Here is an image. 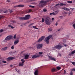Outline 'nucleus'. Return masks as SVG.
Listing matches in <instances>:
<instances>
[{
	"mask_svg": "<svg viewBox=\"0 0 75 75\" xmlns=\"http://www.w3.org/2000/svg\"><path fill=\"white\" fill-rule=\"evenodd\" d=\"M48 1H40V3L39 4V6L40 7H42L45 6L47 4V3Z\"/></svg>",
	"mask_w": 75,
	"mask_h": 75,
	"instance_id": "f257e3e1",
	"label": "nucleus"
},
{
	"mask_svg": "<svg viewBox=\"0 0 75 75\" xmlns=\"http://www.w3.org/2000/svg\"><path fill=\"white\" fill-rule=\"evenodd\" d=\"M30 15H27L25 16V17H20L19 18L20 20H28L30 18Z\"/></svg>",
	"mask_w": 75,
	"mask_h": 75,
	"instance_id": "f03ea898",
	"label": "nucleus"
},
{
	"mask_svg": "<svg viewBox=\"0 0 75 75\" xmlns=\"http://www.w3.org/2000/svg\"><path fill=\"white\" fill-rule=\"evenodd\" d=\"M45 22L47 25H50L51 23V19L50 18H46L45 20Z\"/></svg>",
	"mask_w": 75,
	"mask_h": 75,
	"instance_id": "7ed1b4c3",
	"label": "nucleus"
},
{
	"mask_svg": "<svg viewBox=\"0 0 75 75\" xmlns=\"http://www.w3.org/2000/svg\"><path fill=\"white\" fill-rule=\"evenodd\" d=\"M63 47V46L61 45H58L56 46L52 47V50H55V49H58V50H60L61 48Z\"/></svg>",
	"mask_w": 75,
	"mask_h": 75,
	"instance_id": "20e7f679",
	"label": "nucleus"
},
{
	"mask_svg": "<svg viewBox=\"0 0 75 75\" xmlns=\"http://www.w3.org/2000/svg\"><path fill=\"white\" fill-rule=\"evenodd\" d=\"M52 37V35H51L48 36L45 39V41L46 42L47 44H48L49 43V40Z\"/></svg>",
	"mask_w": 75,
	"mask_h": 75,
	"instance_id": "39448f33",
	"label": "nucleus"
},
{
	"mask_svg": "<svg viewBox=\"0 0 75 75\" xmlns=\"http://www.w3.org/2000/svg\"><path fill=\"white\" fill-rule=\"evenodd\" d=\"M12 38V36L9 35L3 41L4 42H6V41H9Z\"/></svg>",
	"mask_w": 75,
	"mask_h": 75,
	"instance_id": "423d86ee",
	"label": "nucleus"
},
{
	"mask_svg": "<svg viewBox=\"0 0 75 75\" xmlns=\"http://www.w3.org/2000/svg\"><path fill=\"white\" fill-rule=\"evenodd\" d=\"M45 38V37L44 36H42L39 39V40H38V42H41L43 40H44V38Z\"/></svg>",
	"mask_w": 75,
	"mask_h": 75,
	"instance_id": "0eeeda50",
	"label": "nucleus"
},
{
	"mask_svg": "<svg viewBox=\"0 0 75 75\" xmlns=\"http://www.w3.org/2000/svg\"><path fill=\"white\" fill-rule=\"evenodd\" d=\"M43 45L42 44H38V46H37V49H40L41 48H42V46Z\"/></svg>",
	"mask_w": 75,
	"mask_h": 75,
	"instance_id": "6e6552de",
	"label": "nucleus"
},
{
	"mask_svg": "<svg viewBox=\"0 0 75 75\" xmlns=\"http://www.w3.org/2000/svg\"><path fill=\"white\" fill-rule=\"evenodd\" d=\"M48 57L50 59V60H52V61H56V59H55V58L51 56H48Z\"/></svg>",
	"mask_w": 75,
	"mask_h": 75,
	"instance_id": "1a4fd4ad",
	"label": "nucleus"
},
{
	"mask_svg": "<svg viewBox=\"0 0 75 75\" xmlns=\"http://www.w3.org/2000/svg\"><path fill=\"white\" fill-rule=\"evenodd\" d=\"M14 57H9L7 59V61H9L10 60H12V59H14Z\"/></svg>",
	"mask_w": 75,
	"mask_h": 75,
	"instance_id": "9d476101",
	"label": "nucleus"
},
{
	"mask_svg": "<svg viewBox=\"0 0 75 75\" xmlns=\"http://www.w3.org/2000/svg\"><path fill=\"white\" fill-rule=\"evenodd\" d=\"M62 9L63 10H66L67 11H70V9L68 8H67L65 7H63L62 8Z\"/></svg>",
	"mask_w": 75,
	"mask_h": 75,
	"instance_id": "9b49d317",
	"label": "nucleus"
},
{
	"mask_svg": "<svg viewBox=\"0 0 75 75\" xmlns=\"http://www.w3.org/2000/svg\"><path fill=\"white\" fill-rule=\"evenodd\" d=\"M24 5H19L17 6H14V7H23Z\"/></svg>",
	"mask_w": 75,
	"mask_h": 75,
	"instance_id": "f8f14e48",
	"label": "nucleus"
},
{
	"mask_svg": "<svg viewBox=\"0 0 75 75\" xmlns=\"http://www.w3.org/2000/svg\"><path fill=\"white\" fill-rule=\"evenodd\" d=\"M29 58V55L26 54L25 56V59H28Z\"/></svg>",
	"mask_w": 75,
	"mask_h": 75,
	"instance_id": "ddd939ff",
	"label": "nucleus"
},
{
	"mask_svg": "<svg viewBox=\"0 0 75 75\" xmlns=\"http://www.w3.org/2000/svg\"><path fill=\"white\" fill-rule=\"evenodd\" d=\"M43 54V52H39V54L38 55V57H42V54Z\"/></svg>",
	"mask_w": 75,
	"mask_h": 75,
	"instance_id": "4468645a",
	"label": "nucleus"
},
{
	"mask_svg": "<svg viewBox=\"0 0 75 75\" xmlns=\"http://www.w3.org/2000/svg\"><path fill=\"white\" fill-rule=\"evenodd\" d=\"M38 55H33L32 57V58L33 59H35V58H38Z\"/></svg>",
	"mask_w": 75,
	"mask_h": 75,
	"instance_id": "2eb2a0df",
	"label": "nucleus"
},
{
	"mask_svg": "<svg viewBox=\"0 0 75 75\" xmlns=\"http://www.w3.org/2000/svg\"><path fill=\"white\" fill-rule=\"evenodd\" d=\"M31 9H30L29 10L25 11V13H30L31 11Z\"/></svg>",
	"mask_w": 75,
	"mask_h": 75,
	"instance_id": "dca6fc26",
	"label": "nucleus"
},
{
	"mask_svg": "<svg viewBox=\"0 0 75 75\" xmlns=\"http://www.w3.org/2000/svg\"><path fill=\"white\" fill-rule=\"evenodd\" d=\"M19 42V40H15L14 42V45H16Z\"/></svg>",
	"mask_w": 75,
	"mask_h": 75,
	"instance_id": "f3484780",
	"label": "nucleus"
},
{
	"mask_svg": "<svg viewBox=\"0 0 75 75\" xmlns=\"http://www.w3.org/2000/svg\"><path fill=\"white\" fill-rule=\"evenodd\" d=\"M35 75H38V70H36L35 72Z\"/></svg>",
	"mask_w": 75,
	"mask_h": 75,
	"instance_id": "a211bd4d",
	"label": "nucleus"
},
{
	"mask_svg": "<svg viewBox=\"0 0 75 75\" xmlns=\"http://www.w3.org/2000/svg\"><path fill=\"white\" fill-rule=\"evenodd\" d=\"M19 65L20 67H22V66H23V65H24V64L22 62H20L19 64Z\"/></svg>",
	"mask_w": 75,
	"mask_h": 75,
	"instance_id": "6ab92c4d",
	"label": "nucleus"
},
{
	"mask_svg": "<svg viewBox=\"0 0 75 75\" xmlns=\"http://www.w3.org/2000/svg\"><path fill=\"white\" fill-rule=\"evenodd\" d=\"M7 48H8V47H6L4 48H2V50H3V51H6V50H7Z\"/></svg>",
	"mask_w": 75,
	"mask_h": 75,
	"instance_id": "aec40b11",
	"label": "nucleus"
},
{
	"mask_svg": "<svg viewBox=\"0 0 75 75\" xmlns=\"http://www.w3.org/2000/svg\"><path fill=\"white\" fill-rule=\"evenodd\" d=\"M21 61L22 63L23 64H24V63L25 62V60H24V59H22L21 60Z\"/></svg>",
	"mask_w": 75,
	"mask_h": 75,
	"instance_id": "412c9836",
	"label": "nucleus"
},
{
	"mask_svg": "<svg viewBox=\"0 0 75 75\" xmlns=\"http://www.w3.org/2000/svg\"><path fill=\"white\" fill-rule=\"evenodd\" d=\"M52 14H53V16H54L55 15H57V14L55 13H54V12H53L52 13H50V15H52Z\"/></svg>",
	"mask_w": 75,
	"mask_h": 75,
	"instance_id": "4be33fe9",
	"label": "nucleus"
},
{
	"mask_svg": "<svg viewBox=\"0 0 75 75\" xmlns=\"http://www.w3.org/2000/svg\"><path fill=\"white\" fill-rule=\"evenodd\" d=\"M60 6H65L66 5V4H64L62 3H61L59 4Z\"/></svg>",
	"mask_w": 75,
	"mask_h": 75,
	"instance_id": "5701e85b",
	"label": "nucleus"
},
{
	"mask_svg": "<svg viewBox=\"0 0 75 75\" xmlns=\"http://www.w3.org/2000/svg\"><path fill=\"white\" fill-rule=\"evenodd\" d=\"M56 68L57 69H58V70H59L61 69V67H56Z\"/></svg>",
	"mask_w": 75,
	"mask_h": 75,
	"instance_id": "b1692460",
	"label": "nucleus"
},
{
	"mask_svg": "<svg viewBox=\"0 0 75 75\" xmlns=\"http://www.w3.org/2000/svg\"><path fill=\"white\" fill-rule=\"evenodd\" d=\"M48 31L49 32H51V31H52V29L51 28H48Z\"/></svg>",
	"mask_w": 75,
	"mask_h": 75,
	"instance_id": "393cba45",
	"label": "nucleus"
},
{
	"mask_svg": "<svg viewBox=\"0 0 75 75\" xmlns=\"http://www.w3.org/2000/svg\"><path fill=\"white\" fill-rule=\"evenodd\" d=\"M54 71H55V69L54 68H53L52 69L51 71L52 72H54Z\"/></svg>",
	"mask_w": 75,
	"mask_h": 75,
	"instance_id": "a878e982",
	"label": "nucleus"
},
{
	"mask_svg": "<svg viewBox=\"0 0 75 75\" xmlns=\"http://www.w3.org/2000/svg\"><path fill=\"white\" fill-rule=\"evenodd\" d=\"M74 75V73L72 72V71H71L70 73V75Z\"/></svg>",
	"mask_w": 75,
	"mask_h": 75,
	"instance_id": "bb28decb",
	"label": "nucleus"
},
{
	"mask_svg": "<svg viewBox=\"0 0 75 75\" xmlns=\"http://www.w3.org/2000/svg\"><path fill=\"white\" fill-rule=\"evenodd\" d=\"M29 6L30 7H31V8H34V7H35V6H32L31 5H29Z\"/></svg>",
	"mask_w": 75,
	"mask_h": 75,
	"instance_id": "cd10ccee",
	"label": "nucleus"
},
{
	"mask_svg": "<svg viewBox=\"0 0 75 75\" xmlns=\"http://www.w3.org/2000/svg\"><path fill=\"white\" fill-rule=\"evenodd\" d=\"M67 2L68 3H72V2L71 1H67Z\"/></svg>",
	"mask_w": 75,
	"mask_h": 75,
	"instance_id": "c85d7f7f",
	"label": "nucleus"
},
{
	"mask_svg": "<svg viewBox=\"0 0 75 75\" xmlns=\"http://www.w3.org/2000/svg\"><path fill=\"white\" fill-rule=\"evenodd\" d=\"M8 27H11V28L12 29L14 28V27H13V26H11L10 25H8Z\"/></svg>",
	"mask_w": 75,
	"mask_h": 75,
	"instance_id": "c756f323",
	"label": "nucleus"
},
{
	"mask_svg": "<svg viewBox=\"0 0 75 75\" xmlns=\"http://www.w3.org/2000/svg\"><path fill=\"white\" fill-rule=\"evenodd\" d=\"M44 21H45V20L44 18H42V23H44Z\"/></svg>",
	"mask_w": 75,
	"mask_h": 75,
	"instance_id": "7c9ffc66",
	"label": "nucleus"
},
{
	"mask_svg": "<svg viewBox=\"0 0 75 75\" xmlns=\"http://www.w3.org/2000/svg\"><path fill=\"white\" fill-rule=\"evenodd\" d=\"M75 50H74V51H73L71 52V54H75Z\"/></svg>",
	"mask_w": 75,
	"mask_h": 75,
	"instance_id": "2f4dec72",
	"label": "nucleus"
},
{
	"mask_svg": "<svg viewBox=\"0 0 75 75\" xmlns=\"http://www.w3.org/2000/svg\"><path fill=\"white\" fill-rule=\"evenodd\" d=\"M71 64H73V65H74V66H75V62H71Z\"/></svg>",
	"mask_w": 75,
	"mask_h": 75,
	"instance_id": "473e14b6",
	"label": "nucleus"
},
{
	"mask_svg": "<svg viewBox=\"0 0 75 75\" xmlns=\"http://www.w3.org/2000/svg\"><path fill=\"white\" fill-rule=\"evenodd\" d=\"M33 24H34V23L30 24V25H29L28 27H31V26Z\"/></svg>",
	"mask_w": 75,
	"mask_h": 75,
	"instance_id": "72a5a7b5",
	"label": "nucleus"
},
{
	"mask_svg": "<svg viewBox=\"0 0 75 75\" xmlns=\"http://www.w3.org/2000/svg\"><path fill=\"white\" fill-rule=\"evenodd\" d=\"M4 18V16H0V19H1V18Z\"/></svg>",
	"mask_w": 75,
	"mask_h": 75,
	"instance_id": "f704fd0d",
	"label": "nucleus"
},
{
	"mask_svg": "<svg viewBox=\"0 0 75 75\" xmlns=\"http://www.w3.org/2000/svg\"><path fill=\"white\" fill-rule=\"evenodd\" d=\"M43 11L45 12H46V11H47V9H43Z\"/></svg>",
	"mask_w": 75,
	"mask_h": 75,
	"instance_id": "c9c22d12",
	"label": "nucleus"
},
{
	"mask_svg": "<svg viewBox=\"0 0 75 75\" xmlns=\"http://www.w3.org/2000/svg\"><path fill=\"white\" fill-rule=\"evenodd\" d=\"M73 27L75 29V24H74L72 25Z\"/></svg>",
	"mask_w": 75,
	"mask_h": 75,
	"instance_id": "e433bc0d",
	"label": "nucleus"
},
{
	"mask_svg": "<svg viewBox=\"0 0 75 75\" xmlns=\"http://www.w3.org/2000/svg\"><path fill=\"white\" fill-rule=\"evenodd\" d=\"M16 35H15L13 36V38H14V39H16Z\"/></svg>",
	"mask_w": 75,
	"mask_h": 75,
	"instance_id": "4c0bfd02",
	"label": "nucleus"
},
{
	"mask_svg": "<svg viewBox=\"0 0 75 75\" xmlns=\"http://www.w3.org/2000/svg\"><path fill=\"white\" fill-rule=\"evenodd\" d=\"M13 11H12V10L9 11V12H10V13H13Z\"/></svg>",
	"mask_w": 75,
	"mask_h": 75,
	"instance_id": "58836bf2",
	"label": "nucleus"
},
{
	"mask_svg": "<svg viewBox=\"0 0 75 75\" xmlns=\"http://www.w3.org/2000/svg\"><path fill=\"white\" fill-rule=\"evenodd\" d=\"M14 46H12L11 47V49H12V50H13V49H14Z\"/></svg>",
	"mask_w": 75,
	"mask_h": 75,
	"instance_id": "ea45409f",
	"label": "nucleus"
},
{
	"mask_svg": "<svg viewBox=\"0 0 75 75\" xmlns=\"http://www.w3.org/2000/svg\"><path fill=\"white\" fill-rule=\"evenodd\" d=\"M33 28H34L35 29L36 28V26H33L32 27Z\"/></svg>",
	"mask_w": 75,
	"mask_h": 75,
	"instance_id": "a19ab883",
	"label": "nucleus"
},
{
	"mask_svg": "<svg viewBox=\"0 0 75 75\" xmlns=\"http://www.w3.org/2000/svg\"><path fill=\"white\" fill-rule=\"evenodd\" d=\"M2 62H3L4 64H6L7 62L6 61H2Z\"/></svg>",
	"mask_w": 75,
	"mask_h": 75,
	"instance_id": "79ce46f5",
	"label": "nucleus"
},
{
	"mask_svg": "<svg viewBox=\"0 0 75 75\" xmlns=\"http://www.w3.org/2000/svg\"><path fill=\"white\" fill-rule=\"evenodd\" d=\"M3 31V29H1L0 30V33H2Z\"/></svg>",
	"mask_w": 75,
	"mask_h": 75,
	"instance_id": "37998d69",
	"label": "nucleus"
},
{
	"mask_svg": "<svg viewBox=\"0 0 75 75\" xmlns=\"http://www.w3.org/2000/svg\"><path fill=\"white\" fill-rule=\"evenodd\" d=\"M71 71H75V69L73 68V69H71Z\"/></svg>",
	"mask_w": 75,
	"mask_h": 75,
	"instance_id": "c03bdc74",
	"label": "nucleus"
},
{
	"mask_svg": "<svg viewBox=\"0 0 75 75\" xmlns=\"http://www.w3.org/2000/svg\"><path fill=\"white\" fill-rule=\"evenodd\" d=\"M59 18H61V19H62L63 18V17L62 16H59Z\"/></svg>",
	"mask_w": 75,
	"mask_h": 75,
	"instance_id": "a18cd8bd",
	"label": "nucleus"
},
{
	"mask_svg": "<svg viewBox=\"0 0 75 75\" xmlns=\"http://www.w3.org/2000/svg\"><path fill=\"white\" fill-rule=\"evenodd\" d=\"M69 55L70 56H71V55H72V53L71 52V53H69Z\"/></svg>",
	"mask_w": 75,
	"mask_h": 75,
	"instance_id": "49530a36",
	"label": "nucleus"
},
{
	"mask_svg": "<svg viewBox=\"0 0 75 75\" xmlns=\"http://www.w3.org/2000/svg\"><path fill=\"white\" fill-rule=\"evenodd\" d=\"M59 4H56L55 5V6H59Z\"/></svg>",
	"mask_w": 75,
	"mask_h": 75,
	"instance_id": "de8ad7c7",
	"label": "nucleus"
},
{
	"mask_svg": "<svg viewBox=\"0 0 75 75\" xmlns=\"http://www.w3.org/2000/svg\"><path fill=\"white\" fill-rule=\"evenodd\" d=\"M55 25H56V26H57V25H58V23L57 22H56V23Z\"/></svg>",
	"mask_w": 75,
	"mask_h": 75,
	"instance_id": "09e8293b",
	"label": "nucleus"
},
{
	"mask_svg": "<svg viewBox=\"0 0 75 75\" xmlns=\"http://www.w3.org/2000/svg\"><path fill=\"white\" fill-rule=\"evenodd\" d=\"M64 74H66V71L64 70Z\"/></svg>",
	"mask_w": 75,
	"mask_h": 75,
	"instance_id": "8fccbe9b",
	"label": "nucleus"
},
{
	"mask_svg": "<svg viewBox=\"0 0 75 75\" xmlns=\"http://www.w3.org/2000/svg\"><path fill=\"white\" fill-rule=\"evenodd\" d=\"M63 45H64V47H66L67 46V44H64Z\"/></svg>",
	"mask_w": 75,
	"mask_h": 75,
	"instance_id": "3c124183",
	"label": "nucleus"
},
{
	"mask_svg": "<svg viewBox=\"0 0 75 75\" xmlns=\"http://www.w3.org/2000/svg\"><path fill=\"white\" fill-rule=\"evenodd\" d=\"M9 54H12V52H11L9 53Z\"/></svg>",
	"mask_w": 75,
	"mask_h": 75,
	"instance_id": "603ef678",
	"label": "nucleus"
},
{
	"mask_svg": "<svg viewBox=\"0 0 75 75\" xmlns=\"http://www.w3.org/2000/svg\"><path fill=\"white\" fill-rule=\"evenodd\" d=\"M55 13L56 14H57L58 13V11H55Z\"/></svg>",
	"mask_w": 75,
	"mask_h": 75,
	"instance_id": "864d4df0",
	"label": "nucleus"
},
{
	"mask_svg": "<svg viewBox=\"0 0 75 75\" xmlns=\"http://www.w3.org/2000/svg\"><path fill=\"white\" fill-rule=\"evenodd\" d=\"M4 13H7V11H6L4 12Z\"/></svg>",
	"mask_w": 75,
	"mask_h": 75,
	"instance_id": "5fc2aeb1",
	"label": "nucleus"
},
{
	"mask_svg": "<svg viewBox=\"0 0 75 75\" xmlns=\"http://www.w3.org/2000/svg\"><path fill=\"white\" fill-rule=\"evenodd\" d=\"M7 1H8V3H10V1L9 0H7Z\"/></svg>",
	"mask_w": 75,
	"mask_h": 75,
	"instance_id": "6e6d98bb",
	"label": "nucleus"
},
{
	"mask_svg": "<svg viewBox=\"0 0 75 75\" xmlns=\"http://www.w3.org/2000/svg\"><path fill=\"white\" fill-rule=\"evenodd\" d=\"M64 13H65V14H68V13H67V12H64Z\"/></svg>",
	"mask_w": 75,
	"mask_h": 75,
	"instance_id": "4d7b16f0",
	"label": "nucleus"
},
{
	"mask_svg": "<svg viewBox=\"0 0 75 75\" xmlns=\"http://www.w3.org/2000/svg\"><path fill=\"white\" fill-rule=\"evenodd\" d=\"M52 20H54V18H52Z\"/></svg>",
	"mask_w": 75,
	"mask_h": 75,
	"instance_id": "13d9d810",
	"label": "nucleus"
},
{
	"mask_svg": "<svg viewBox=\"0 0 75 75\" xmlns=\"http://www.w3.org/2000/svg\"><path fill=\"white\" fill-rule=\"evenodd\" d=\"M61 30V29H59L58 30V31H59Z\"/></svg>",
	"mask_w": 75,
	"mask_h": 75,
	"instance_id": "bf43d9fd",
	"label": "nucleus"
},
{
	"mask_svg": "<svg viewBox=\"0 0 75 75\" xmlns=\"http://www.w3.org/2000/svg\"><path fill=\"white\" fill-rule=\"evenodd\" d=\"M35 29H36V30H38V28H36Z\"/></svg>",
	"mask_w": 75,
	"mask_h": 75,
	"instance_id": "052dcab7",
	"label": "nucleus"
},
{
	"mask_svg": "<svg viewBox=\"0 0 75 75\" xmlns=\"http://www.w3.org/2000/svg\"><path fill=\"white\" fill-rule=\"evenodd\" d=\"M10 67H13V65H10Z\"/></svg>",
	"mask_w": 75,
	"mask_h": 75,
	"instance_id": "680f3d73",
	"label": "nucleus"
},
{
	"mask_svg": "<svg viewBox=\"0 0 75 75\" xmlns=\"http://www.w3.org/2000/svg\"><path fill=\"white\" fill-rule=\"evenodd\" d=\"M16 71L17 72H18V70H16Z\"/></svg>",
	"mask_w": 75,
	"mask_h": 75,
	"instance_id": "e2e57ef3",
	"label": "nucleus"
},
{
	"mask_svg": "<svg viewBox=\"0 0 75 75\" xmlns=\"http://www.w3.org/2000/svg\"><path fill=\"white\" fill-rule=\"evenodd\" d=\"M58 21H59V20H58Z\"/></svg>",
	"mask_w": 75,
	"mask_h": 75,
	"instance_id": "0e129e2a",
	"label": "nucleus"
},
{
	"mask_svg": "<svg viewBox=\"0 0 75 75\" xmlns=\"http://www.w3.org/2000/svg\"><path fill=\"white\" fill-rule=\"evenodd\" d=\"M69 15H70V13H69Z\"/></svg>",
	"mask_w": 75,
	"mask_h": 75,
	"instance_id": "69168bd1",
	"label": "nucleus"
},
{
	"mask_svg": "<svg viewBox=\"0 0 75 75\" xmlns=\"http://www.w3.org/2000/svg\"><path fill=\"white\" fill-rule=\"evenodd\" d=\"M72 10H74V8H73V9H72Z\"/></svg>",
	"mask_w": 75,
	"mask_h": 75,
	"instance_id": "338daca9",
	"label": "nucleus"
},
{
	"mask_svg": "<svg viewBox=\"0 0 75 75\" xmlns=\"http://www.w3.org/2000/svg\"><path fill=\"white\" fill-rule=\"evenodd\" d=\"M1 57V55H0V58Z\"/></svg>",
	"mask_w": 75,
	"mask_h": 75,
	"instance_id": "774afa93",
	"label": "nucleus"
}]
</instances>
